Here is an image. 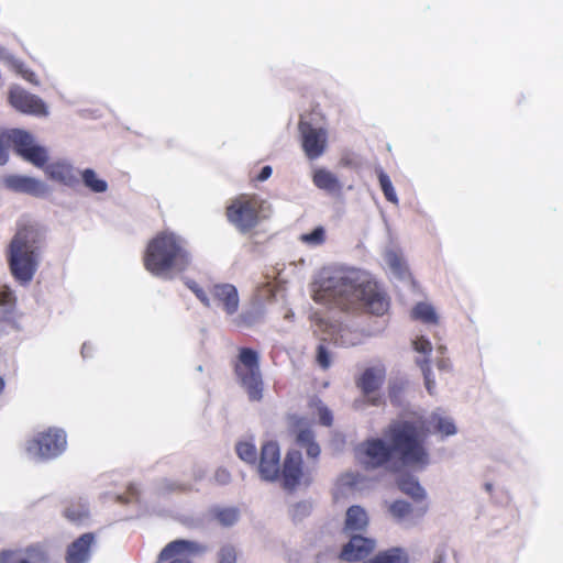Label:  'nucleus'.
<instances>
[{
	"instance_id": "obj_40",
	"label": "nucleus",
	"mask_w": 563,
	"mask_h": 563,
	"mask_svg": "<svg viewBox=\"0 0 563 563\" xmlns=\"http://www.w3.org/2000/svg\"><path fill=\"white\" fill-rule=\"evenodd\" d=\"M413 349L415 351L423 354L426 357L424 358H428V356L431 354L432 352V345H431V342L426 339L424 336H419L417 338L415 341H413Z\"/></svg>"
},
{
	"instance_id": "obj_46",
	"label": "nucleus",
	"mask_w": 563,
	"mask_h": 563,
	"mask_svg": "<svg viewBox=\"0 0 563 563\" xmlns=\"http://www.w3.org/2000/svg\"><path fill=\"white\" fill-rule=\"evenodd\" d=\"M4 389V380L3 378L0 376V394L2 393V390Z\"/></svg>"
},
{
	"instance_id": "obj_9",
	"label": "nucleus",
	"mask_w": 563,
	"mask_h": 563,
	"mask_svg": "<svg viewBox=\"0 0 563 563\" xmlns=\"http://www.w3.org/2000/svg\"><path fill=\"white\" fill-rule=\"evenodd\" d=\"M9 103L19 112L38 118L48 115L46 103L36 95L20 86H12L8 93Z\"/></svg>"
},
{
	"instance_id": "obj_28",
	"label": "nucleus",
	"mask_w": 563,
	"mask_h": 563,
	"mask_svg": "<svg viewBox=\"0 0 563 563\" xmlns=\"http://www.w3.org/2000/svg\"><path fill=\"white\" fill-rule=\"evenodd\" d=\"M384 260L397 276L405 277L409 273L407 263L400 252L388 250L384 255Z\"/></svg>"
},
{
	"instance_id": "obj_1",
	"label": "nucleus",
	"mask_w": 563,
	"mask_h": 563,
	"mask_svg": "<svg viewBox=\"0 0 563 563\" xmlns=\"http://www.w3.org/2000/svg\"><path fill=\"white\" fill-rule=\"evenodd\" d=\"M429 430L420 419L393 420L384 429V438H369L355 448L357 461L366 470L400 463L423 467L429 464L426 439Z\"/></svg>"
},
{
	"instance_id": "obj_10",
	"label": "nucleus",
	"mask_w": 563,
	"mask_h": 563,
	"mask_svg": "<svg viewBox=\"0 0 563 563\" xmlns=\"http://www.w3.org/2000/svg\"><path fill=\"white\" fill-rule=\"evenodd\" d=\"M290 432L295 439V444L306 450L308 459L317 461L320 456L321 449L316 441L313 430L307 423L305 418L292 415L289 417Z\"/></svg>"
},
{
	"instance_id": "obj_13",
	"label": "nucleus",
	"mask_w": 563,
	"mask_h": 563,
	"mask_svg": "<svg viewBox=\"0 0 563 563\" xmlns=\"http://www.w3.org/2000/svg\"><path fill=\"white\" fill-rule=\"evenodd\" d=\"M208 548L199 542L178 539L165 545L159 553V561L167 563H191L189 555H199L207 552Z\"/></svg>"
},
{
	"instance_id": "obj_25",
	"label": "nucleus",
	"mask_w": 563,
	"mask_h": 563,
	"mask_svg": "<svg viewBox=\"0 0 563 563\" xmlns=\"http://www.w3.org/2000/svg\"><path fill=\"white\" fill-rule=\"evenodd\" d=\"M429 424L434 433H440L442 437H450L456 433V427L453 420L438 412L431 413Z\"/></svg>"
},
{
	"instance_id": "obj_32",
	"label": "nucleus",
	"mask_w": 563,
	"mask_h": 563,
	"mask_svg": "<svg viewBox=\"0 0 563 563\" xmlns=\"http://www.w3.org/2000/svg\"><path fill=\"white\" fill-rule=\"evenodd\" d=\"M389 514L398 521L408 517L411 511V505L405 500H395L388 507Z\"/></svg>"
},
{
	"instance_id": "obj_47",
	"label": "nucleus",
	"mask_w": 563,
	"mask_h": 563,
	"mask_svg": "<svg viewBox=\"0 0 563 563\" xmlns=\"http://www.w3.org/2000/svg\"><path fill=\"white\" fill-rule=\"evenodd\" d=\"M485 488H486L488 492H492V489H493V485H492V484H489V483H487V484L485 485Z\"/></svg>"
},
{
	"instance_id": "obj_30",
	"label": "nucleus",
	"mask_w": 563,
	"mask_h": 563,
	"mask_svg": "<svg viewBox=\"0 0 563 563\" xmlns=\"http://www.w3.org/2000/svg\"><path fill=\"white\" fill-rule=\"evenodd\" d=\"M377 175L386 200L393 203H398V198L389 176L382 168L377 170Z\"/></svg>"
},
{
	"instance_id": "obj_5",
	"label": "nucleus",
	"mask_w": 563,
	"mask_h": 563,
	"mask_svg": "<svg viewBox=\"0 0 563 563\" xmlns=\"http://www.w3.org/2000/svg\"><path fill=\"white\" fill-rule=\"evenodd\" d=\"M269 205L256 194H241L225 207V217L241 234L253 232L269 218Z\"/></svg>"
},
{
	"instance_id": "obj_35",
	"label": "nucleus",
	"mask_w": 563,
	"mask_h": 563,
	"mask_svg": "<svg viewBox=\"0 0 563 563\" xmlns=\"http://www.w3.org/2000/svg\"><path fill=\"white\" fill-rule=\"evenodd\" d=\"M236 453L239 457L247 463L256 462L257 452L254 444L250 442H240L236 444Z\"/></svg>"
},
{
	"instance_id": "obj_18",
	"label": "nucleus",
	"mask_w": 563,
	"mask_h": 563,
	"mask_svg": "<svg viewBox=\"0 0 563 563\" xmlns=\"http://www.w3.org/2000/svg\"><path fill=\"white\" fill-rule=\"evenodd\" d=\"M0 563H48L47 554L40 547L5 550L0 553Z\"/></svg>"
},
{
	"instance_id": "obj_48",
	"label": "nucleus",
	"mask_w": 563,
	"mask_h": 563,
	"mask_svg": "<svg viewBox=\"0 0 563 563\" xmlns=\"http://www.w3.org/2000/svg\"><path fill=\"white\" fill-rule=\"evenodd\" d=\"M433 563H442V560L439 559V560L434 561Z\"/></svg>"
},
{
	"instance_id": "obj_2",
	"label": "nucleus",
	"mask_w": 563,
	"mask_h": 563,
	"mask_svg": "<svg viewBox=\"0 0 563 563\" xmlns=\"http://www.w3.org/2000/svg\"><path fill=\"white\" fill-rule=\"evenodd\" d=\"M312 299L351 313L366 311L383 316L389 309V298L378 284L354 271L319 280Z\"/></svg>"
},
{
	"instance_id": "obj_20",
	"label": "nucleus",
	"mask_w": 563,
	"mask_h": 563,
	"mask_svg": "<svg viewBox=\"0 0 563 563\" xmlns=\"http://www.w3.org/2000/svg\"><path fill=\"white\" fill-rule=\"evenodd\" d=\"M210 294L218 306L233 314L239 308V295L236 288L231 284H217L210 289Z\"/></svg>"
},
{
	"instance_id": "obj_19",
	"label": "nucleus",
	"mask_w": 563,
	"mask_h": 563,
	"mask_svg": "<svg viewBox=\"0 0 563 563\" xmlns=\"http://www.w3.org/2000/svg\"><path fill=\"white\" fill-rule=\"evenodd\" d=\"M374 548V540L356 534L343 547L340 558L347 562H356L366 558Z\"/></svg>"
},
{
	"instance_id": "obj_7",
	"label": "nucleus",
	"mask_w": 563,
	"mask_h": 563,
	"mask_svg": "<svg viewBox=\"0 0 563 563\" xmlns=\"http://www.w3.org/2000/svg\"><path fill=\"white\" fill-rule=\"evenodd\" d=\"M67 445L66 433L58 428H48L37 432L25 444L27 454L41 460H51L60 455Z\"/></svg>"
},
{
	"instance_id": "obj_43",
	"label": "nucleus",
	"mask_w": 563,
	"mask_h": 563,
	"mask_svg": "<svg viewBox=\"0 0 563 563\" xmlns=\"http://www.w3.org/2000/svg\"><path fill=\"white\" fill-rule=\"evenodd\" d=\"M21 75L26 81H29L35 86L40 85L38 77L33 70H31V69L22 70Z\"/></svg>"
},
{
	"instance_id": "obj_12",
	"label": "nucleus",
	"mask_w": 563,
	"mask_h": 563,
	"mask_svg": "<svg viewBox=\"0 0 563 563\" xmlns=\"http://www.w3.org/2000/svg\"><path fill=\"white\" fill-rule=\"evenodd\" d=\"M386 379V367L383 364H377L364 369V372L356 378L355 384L364 396L367 397V402L372 406H379L383 400L380 395H373L377 391Z\"/></svg>"
},
{
	"instance_id": "obj_37",
	"label": "nucleus",
	"mask_w": 563,
	"mask_h": 563,
	"mask_svg": "<svg viewBox=\"0 0 563 563\" xmlns=\"http://www.w3.org/2000/svg\"><path fill=\"white\" fill-rule=\"evenodd\" d=\"M236 549L232 544L222 545L217 553V563H235Z\"/></svg>"
},
{
	"instance_id": "obj_42",
	"label": "nucleus",
	"mask_w": 563,
	"mask_h": 563,
	"mask_svg": "<svg viewBox=\"0 0 563 563\" xmlns=\"http://www.w3.org/2000/svg\"><path fill=\"white\" fill-rule=\"evenodd\" d=\"M319 413V421L321 424L325 427H330L333 421L332 412L324 406L319 407L318 409Z\"/></svg>"
},
{
	"instance_id": "obj_31",
	"label": "nucleus",
	"mask_w": 563,
	"mask_h": 563,
	"mask_svg": "<svg viewBox=\"0 0 563 563\" xmlns=\"http://www.w3.org/2000/svg\"><path fill=\"white\" fill-rule=\"evenodd\" d=\"M82 180L85 185L95 192H104L107 190V183L102 179H98L92 169L82 172Z\"/></svg>"
},
{
	"instance_id": "obj_3",
	"label": "nucleus",
	"mask_w": 563,
	"mask_h": 563,
	"mask_svg": "<svg viewBox=\"0 0 563 563\" xmlns=\"http://www.w3.org/2000/svg\"><path fill=\"white\" fill-rule=\"evenodd\" d=\"M44 242V232L37 224H18L7 247V261L11 275L20 284L26 285L35 276Z\"/></svg>"
},
{
	"instance_id": "obj_45",
	"label": "nucleus",
	"mask_w": 563,
	"mask_h": 563,
	"mask_svg": "<svg viewBox=\"0 0 563 563\" xmlns=\"http://www.w3.org/2000/svg\"><path fill=\"white\" fill-rule=\"evenodd\" d=\"M229 473L225 470H218L216 473V478L219 483L225 484L229 481Z\"/></svg>"
},
{
	"instance_id": "obj_11",
	"label": "nucleus",
	"mask_w": 563,
	"mask_h": 563,
	"mask_svg": "<svg viewBox=\"0 0 563 563\" xmlns=\"http://www.w3.org/2000/svg\"><path fill=\"white\" fill-rule=\"evenodd\" d=\"M298 130L301 135V146L309 159H317L320 157L328 144V133L323 128H314L311 123L300 121Z\"/></svg>"
},
{
	"instance_id": "obj_24",
	"label": "nucleus",
	"mask_w": 563,
	"mask_h": 563,
	"mask_svg": "<svg viewBox=\"0 0 563 563\" xmlns=\"http://www.w3.org/2000/svg\"><path fill=\"white\" fill-rule=\"evenodd\" d=\"M64 517L70 522L81 523L89 518L88 504L82 498L69 501L64 509Z\"/></svg>"
},
{
	"instance_id": "obj_16",
	"label": "nucleus",
	"mask_w": 563,
	"mask_h": 563,
	"mask_svg": "<svg viewBox=\"0 0 563 563\" xmlns=\"http://www.w3.org/2000/svg\"><path fill=\"white\" fill-rule=\"evenodd\" d=\"M4 187L11 191L26 194L35 197L44 196L47 187L41 180L24 175H8L2 180Z\"/></svg>"
},
{
	"instance_id": "obj_36",
	"label": "nucleus",
	"mask_w": 563,
	"mask_h": 563,
	"mask_svg": "<svg viewBox=\"0 0 563 563\" xmlns=\"http://www.w3.org/2000/svg\"><path fill=\"white\" fill-rule=\"evenodd\" d=\"M11 147L10 130L0 131V166L9 162Z\"/></svg>"
},
{
	"instance_id": "obj_15",
	"label": "nucleus",
	"mask_w": 563,
	"mask_h": 563,
	"mask_svg": "<svg viewBox=\"0 0 563 563\" xmlns=\"http://www.w3.org/2000/svg\"><path fill=\"white\" fill-rule=\"evenodd\" d=\"M302 464V456L299 451L290 450L287 452L283 467H280V476L286 489L292 490L299 485L303 476Z\"/></svg>"
},
{
	"instance_id": "obj_22",
	"label": "nucleus",
	"mask_w": 563,
	"mask_h": 563,
	"mask_svg": "<svg viewBox=\"0 0 563 563\" xmlns=\"http://www.w3.org/2000/svg\"><path fill=\"white\" fill-rule=\"evenodd\" d=\"M312 183L318 189L323 190L330 195H342L343 184L334 173L327 168H316L312 173Z\"/></svg>"
},
{
	"instance_id": "obj_27",
	"label": "nucleus",
	"mask_w": 563,
	"mask_h": 563,
	"mask_svg": "<svg viewBox=\"0 0 563 563\" xmlns=\"http://www.w3.org/2000/svg\"><path fill=\"white\" fill-rule=\"evenodd\" d=\"M364 563H409V559L402 549L391 548L379 552L375 558Z\"/></svg>"
},
{
	"instance_id": "obj_39",
	"label": "nucleus",
	"mask_w": 563,
	"mask_h": 563,
	"mask_svg": "<svg viewBox=\"0 0 563 563\" xmlns=\"http://www.w3.org/2000/svg\"><path fill=\"white\" fill-rule=\"evenodd\" d=\"M186 286L196 295V297L207 307L210 306V299L207 292L192 279L186 280Z\"/></svg>"
},
{
	"instance_id": "obj_6",
	"label": "nucleus",
	"mask_w": 563,
	"mask_h": 563,
	"mask_svg": "<svg viewBox=\"0 0 563 563\" xmlns=\"http://www.w3.org/2000/svg\"><path fill=\"white\" fill-rule=\"evenodd\" d=\"M239 384L245 389L250 401L263 399L264 383L260 369V357L256 351L241 347L238 360L233 364Z\"/></svg>"
},
{
	"instance_id": "obj_23",
	"label": "nucleus",
	"mask_w": 563,
	"mask_h": 563,
	"mask_svg": "<svg viewBox=\"0 0 563 563\" xmlns=\"http://www.w3.org/2000/svg\"><path fill=\"white\" fill-rule=\"evenodd\" d=\"M368 525L366 511L360 506H351L346 511L344 530L363 531Z\"/></svg>"
},
{
	"instance_id": "obj_34",
	"label": "nucleus",
	"mask_w": 563,
	"mask_h": 563,
	"mask_svg": "<svg viewBox=\"0 0 563 563\" xmlns=\"http://www.w3.org/2000/svg\"><path fill=\"white\" fill-rule=\"evenodd\" d=\"M214 517L222 526L230 527L238 521L239 511L235 508L217 509Z\"/></svg>"
},
{
	"instance_id": "obj_38",
	"label": "nucleus",
	"mask_w": 563,
	"mask_h": 563,
	"mask_svg": "<svg viewBox=\"0 0 563 563\" xmlns=\"http://www.w3.org/2000/svg\"><path fill=\"white\" fill-rule=\"evenodd\" d=\"M417 364L419 365V367L421 368L422 371V374H423V378H424V384H426V388L427 390L429 391V394H433V389H434V380L431 378V368H430V362H429V358H421V360H417Z\"/></svg>"
},
{
	"instance_id": "obj_21",
	"label": "nucleus",
	"mask_w": 563,
	"mask_h": 563,
	"mask_svg": "<svg viewBox=\"0 0 563 563\" xmlns=\"http://www.w3.org/2000/svg\"><path fill=\"white\" fill-rule=\"evenodd\" d=\"M43 168L49 179L66 186H74L79 181L78 172L65 161H57L51 164L46 163Z\"/></svg>"
},
{
	"instance_id": "obj_33",
	"label": "nucleus",
	"mask_w": 563,
	"mask_h": 563,
	"mask_svg": "<svg viewBox=\"0 0 563 563\" xmlns=\"http://www.w3.org/2000/svg\"><path fill=\"white\" fill-rule=\"evenodd\" d=\"M300 241L311 246L322 245L325 242V230L323 227H317L312 232L301 234Z\"/></svg>"
},
{
	"instance_id": "obj_29",
	"label": "nucleus",
	"mask_w": 563,
	"mask_h": 563,
	"mask_svg": "<svg viewBox=\"0 0 563 563\" xmlns=\"http://www.w3.org/2000/svg\"><path fill=\"white\" fill-rule=\"evenodd\" d=\"M411 317L415 320H420L429 324H434L438 322V316L433 307L424 302H419L413 307L411 311Z\"/></svg>"
},
{
	"instance_id": "obj_8",
	"label": "nucleus",
	"mask_w": 563,
	"mask_h": 563,
	"mask_svg": "<svg viewBox=\"0 0 563 563\" xmlns=\"http://www.w3.org/2000/svg\"><path fill=\"white\" fill-rule=\"evenodd\" d=\"M11 146L24 161L42 168L48 162L47 150L35 143L31 133L20 129L10 130Z\"/></svg>"
},
{
	"instance_id": "obj_14",
	"label": "nucleus",
	"mask_w": 563,
	"mask_h": 563,
	"mask_svg": "<svg viewBox=\"0 0 563 563\" xmlns=\"http://www.w3.org/2000/svg\"><path fill=\"white\" fill-rule=\"evenodd\" d=\"M258 472L265 481H276L280 477V452L275 441L263 444L258 463Z\"/></svg>"
},
{
	"instance_id": "obj_41",
	"label": "nucleus",
	"mask_w": 563,
	"mask_h": 563,
	"mask_svg": "<svg viewBox=\"0 0 563 563\" xmlns=\"http://www.w3.org/2000/svg\"><path fill=\"white\" fill-rule=\"evenodd\" d=\"M316 358L320 367H322L323 369L329 368L331 364L330 353L323 344L318 345Z\"/></svg>"
},
{
	"instance_id": "obj_44",
	"label": "nucleus",
	"mask_w": 563,
	"mask_h": 563,
	"mask_svg": "<svg viewBox=\"0 0 563 563\" xmlns=\"http://www.w3.org/2000/svg\"><path fill=\"white\" fill-rule=\"evenodd\" d=\"M272 172L273 170H272L271 166H268V165L264 166L261 169L260 174L255 177V180H257V181H265L266 179H268L271 177Z\"/></svg>"
},
{
	"instance_id": "obj_17",
	"label": "nucleus",
	"mask_w": 563,
	"mask_h": 563,
	"mask_svg": "<svg viewBox=\"0 0 563 563\" xmlns=\"http://www.w3.org/2000/svg\"><path fill=\"white\" fill-rule=\"evenodd\" d=\"M95 543V533L86 532L79 536L67 547L65 554L66 563H88Z\"/></svg>"
},
{
	"instance_id": "obj_4",
	"label": "nucleus",
	"mask_w": 563,
	"mask_h": 563,
	"mask_svg": "<svg viewBox=\"0 0 563 563\" xmlns=\"http://www.w3.org/2000/svg\"><path fill=\"white\" fill-rule=\"evenodd\" d=\"M143 263L151 274L167 277L185 272L191 264V256L183 238L161 232L148 242Z\"/></svg>"
},
{
	"instance_id": "obj_26",
	"label": "nucleus",
	"mask_w": 563,
	"mask_h": 563,
	"mask_svg": "<svg viewBox=\"0 0 563 563\" xmlns=\"http://www.w3.org/2000/svg\"><path fill=\"white\" fill-rule=\"evenodd\" d=\"M398 487L404 494L408 495L416 501H420L426 498L424 489L421 487L419 482L410 475L401 477L398 482Z\"/></svg>"
}]
</instances>
